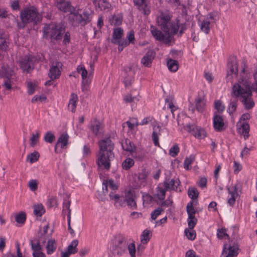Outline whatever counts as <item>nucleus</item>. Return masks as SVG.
<instances>
[{
	"mask_svg": "<svg viewBox=\"0 0 257 257\" xmlns=\"http://www.w3.org/2000/svg\"><path fill=\"white\" fill-rule=\"evenodd\" d=\"M38 56L28 55L19 60V66L24 73H30L35 68V65L40 61Z\"/></svg>",
	"mask_w": 257,
	"mask_h": 257,
	"instance_id": "nucleus-8",
	"label": "nucleus"
},
{
	"mask_svg": "<svg viewBox=\"0 0 257 257\" xmlns=\"http://www.w3.org/2000/svg\"><path fill=\"white\" fill-rule=\"evenodd\" d=\"M111 7L110 4L107 2V0L103 1L101 3H99V5H97V7L101 11H105L108 10Z\"/></svg>",
	"mask_w": 257,
	"mask_h": 257,
	"instance_id": "nucleus-50",
	"label": "nucleus"
},
{
	"mask_svg": "<svg viewBox=\"0 0 257 257\" xmlns=\"http://www.w3.org/2000/svg\"><path fill=\"white\" fill-rule=\"evenodd\" d=\"M226 230L225 228H220L217 229V236L218 238L221 239L223 237H226L227 238H229V235L226 233Z\"/></svg>",
	"mask_w": 257,
	"mask_h": 257,
	"instance_id": "nucleus-58",
	"label": "nucleus"
},
{
	"mask_svg": "<svg viewBox=\"0 0 257 257\" xmlns=\"http://www.w3.org/2000/svg\"><path fill=\"white\" fill-rule=\"evenodd\" d=\"M237 254V249L235 247L229 245L227 247V245L224 244L220 257H236Z\"/></svg>",
	"mask_w": 257,
	"mask_h": 257,
	"instance_id": "nucleus-15",
	"label": "nucleus"
},
{
	"mask_svg": "<svg viewBox=\"0 0 257 257\" xmlns=\"http://www.w3.org/2000/svg\"><path fill=\"white\" fill-rule=\"evenodd\" d=\"M180 149L177 145H173L169 150V155L173 157H175L179 152Z\"/></svg>",
	"mask_w": 257,
	"mask_h": 257,
	"instance_id": "nucleus-54",
	"label": "nucleus"
},
{
	"mask_svg": "<svg viewBox=\"0 0 257 257\" xmlns=\"http://www.w3.org/2000/svg\"><path fill=\"white\" fill-rule=\"evenodd\" d=\"M194 201H190L187 205L186 206V211L187 214H195L196 213V210H195L194 207Z\"/></svg>",
	"mask_w": 257,
	"mask_h": 257,
	"instance_id": "nucleus-57",
	"label": "nucleus"
},
{
	"mask_svg": "<svg viewBox=\"0 0 257 257\" xmlns=\"http://www.w3.org/2000/svg\"><path fill=\"white\" fill-rule=\"evenodd\" d=\"M57 8L64 13H70V15L73 12L76 8L72 6L70 2H66L64 0H60L56 4Z\"/></svg>",
	"mask_w": 257,
	"mask_h": 257,
	"instance_id": "nucleus-13",
	"label": "nucleus"
},
{
	"mask_svg": "<svg viewBox=\"0 0 257 257\" xmlns=\"http://www.w3.org/2000/svg\"><path fill=\"white\" fill-rule=\"evenodd\" d=\"M77 70L79 73L81 74L82 77V90L83 91L84 90V85H89L91 83V80L90 78L91 74L90 73L89 76H88L87 71L84 66H82L81 65H79L78 66Z\"/></svg>",
	"mask_w": 257,
	"mask_h": 257,
	"instance_id": "nucleus-12",
	"label": "nucleus"
},
{
	"mask_svg": "<svg viewBox=\"0 0 257 257\" xmlns=\"http://www.w3.org/2000/svg\"><path fill=\"white\" fill-rule=\"evenodd\" d=\"M164 209L161 207H158L151 213V219L152 220H155L157 217L161 214L162 212H164Z\"/></svg>",
	"mask_w": 257,
	"mask_h": 257,
	"instance_id": "nucleus-55",
	"label": "nucleus"
},
{
	"mask_svg": "<svg viewBox=\"0 0 257 257\" xmlns=\"http://www.w3.org/2000/svg\"><path fill=\"white\" fill-rule=\"evenodd\" d=\"M30 243L33 251H40L42 250V246L41 245V239H37L36 243H34L33 240H31Z\"/></svg>",
	"mask_w": 257,
	"mask_h": 257,
	"instance_id": "nucleus-47",
	"label": "nucleus"
},
{
	"mask_svg": "<svg viewBox=\"0 0 257 257\" xmlns=\"http://www.w3.org/2000/svg\"><path fill=\"white\" fill-rule=\"evenodd\" d=\"M231 95L238 98L246 110L250 109L254 106L250 84L247 80L242 79L238 83H235L232 88Z\"/></svg>",
	"mask_w": 257,
	"mask_h": 257,
	"instance_id": "nucleus-1",
	"label": "nucleus"
},
{
	"mask_svg": "<svg viewBox=\"0 0 257 257\" xmlns=\"http://www.w3.org/2000/svg\"><path fill=\"white\" fill-rule=\"evenodd\" d=\"M165 179L168 180L169 183L170 184V187L169 190H173L175 191H177L178 187L179 186L180 182L179 179L177 178L176 179H172L170 181H169V179H167L166 178Z\"/></svg>",
	"mask_w": 257,
	"mask_h": 257,
	"instance_id": "nucleus-40",
	"label": "nucleus"
},
{
	"mask_svg": "<svg viewBox=\"0 0 257 257\" xmlns=\"http://www.w3.org/2000/svg\"><path fill=\"white\" fill-rule=\"evenodd\" d=\"M28 186L31 191H35L38 189V182L36 180H31Z\"/></svg>",
	"mask_w": 257,
	"mask_h": 257,
	"instance_id": "nucleus-61",
	"label": "nucleus"
},
{
	"mask_svg": "<svg viewBox=\"0 0 257 257\" xmlns=\"http://www.w3.org/2000/svg\"><path fill=\"white\" fill-rule=\"evenodd\" d=\"M127 241V238L125 235L120 233L116 235L110 246L111 257H120L125 253Z\"/></svg>",
	"mask_w": 257,
	"mask_h": 257,
	"instance_id": "nucleus-7",
	"label": "nucleus"
},
{
	"mask_svg": "<svg viewBox=\"0 0 257 257\" xmlns=\"http://www.w3.org/2000/svg\"><path fill=\"white\" fill-rule=\"evenodd\" d=\"M168 69L173 72L177 71L178 69V63L176 60L170 59L167 62Z\"/></svg>",
	"mask_w": 257,
	"mask_h": 257,
	"instance_id": "nucleus-33",
	"label": "nucleus"
},
{
	"mask_svg": "<svg viewBox=\"0 0 257 257\" xmlns=\"http://www.w3.org/2000/svg\"><path fill=\"white\" fill-rule=\"evenodd\" d=\"M127 249H128L131 257H136V249L134 242L128 243V242L127 241Z\"/></svg>",
	"mask_w": 257,
	"mask_h": 257,
	"instance_id": "nucleus-48",
	"label": "nucleus"
},
{
	"mask_svg": "<svg viewBox=\"0 0 257 257\" xmlns=\"http://www.w3.org/2000/svg\"><path fill=\"white\" fill-rule=\"evenodd\" d=\"M126 205V201H125V195L124 194V197L120 196L119 199L116 200L115 206L116 207H124Z\"/></svg>",
	"mask_w": 257,
	"mask_h": 257,
	"instance_id": "nucleus-60",
	"label": "nucleus"
},
{
	"mask_svg": "<svg viewBox=\"0 0 257 257\" xmlns=\"http://www.w3.org/2000/svg\"><path fill=\"white\" fill-rule=\"evenodd\" d=\"M214 107L219 113H222L225 109V107L222 104L221 101L219 100L214 102Z\"/></svg>",
	"mask_w": 257,
	"mask_h": 257,
	"instance_id": "nucleus-56",
	"label": "nucleus"
},
{
	"mask_svg": "<svg viewBox=\"0 0 257 257\" xmlns=\"http://www.w3.org/2000/svg\"><path fill=\"white\" fill-rule=\"evenodd\" d=\"M127 39L123 40L120 39L119 41L120 45L124 48L129 45L130 43H134V41L135 40V34L134 31L133 30H131L129 32L127 36Z\"/></svg>",
	"mask_w": 257,
	"mask_h": 257,
	"instance_id": "nucleus-27",
	"label": "nucleus"
},
{
	"mask_svg": "<svg viewBox=\"0 0 257 257\" xmlns=\"http://www.w3.org/2000/svg\"><path fill=\"white\" fill-rule=\"evenodd\" d=\"M55 139V137L51 132H48L44 136V140L47 143H52Z\"/></svg>",
	"mask_w": 257,
	"mask_h": 257,
	"instance_id": "nucleus-52",
	"label": "nucleus"
},
{
	"mask_svg": "<svg viewBox=\"0 0 257 257\" xmlns=\"http://www.w3.org/2000/svg\"><path fill=\"white\" fill-rule=\"evenodd\" d=\"M78 244V240L77 239L73 240L71 243L68 245L67 247V251L71 254H74L78 251L77 246Z\"/></svg>",
	"mask_w": 257,
	"mask_h": 257,
	"instance_id": "nucleus-37",
	"label": "nucleus"
},
{
	"mask_svg": "<svg viewBox=\"0 0 257 257\" xmlns=\"http://www.w3.org/2000/svg\"><path fill=\"white\" fill-rule=\"evenodd\" d=\"M164 186L165 188H158L157 196V198L161 200H164L165 197L166 191L169 190L170 187V184L168 180L165 179L164 181Z\"/></svg>",
	"mask_w": 257,
	"mask_h": 257,
	"instance_id": "nucleus-25",
	"label": "nucleus"
},
{
	"mask_svg": "<svg viewBox=\"0 0 257 257\" xmlns=\"http://www.w3.org/2000/svg\"><path fill=\"white\" fill-rule=\"evenodd\" d=\"M124 194L125 195L126 204L131 208L136 209L137 205L135 200V193L134 191L131 190H125Z\"/></svg>",
	"mask_w": 257,
	"mask_h": 257,
	"instance_id": "nucleus-14",
	"label": "nucleus"
},
{
	"mask_svg": "<svg viewBox=\"0 0 257 257\" xmlns=\"http://www.w3.org/2000/svg\"><path fill=\"white\" fill-rule=\"evenodd\" d=\"M123 30L121 28H117L113 29L112 39L111 40L112 43H118L121 39L123 36Z\"/></svg>",
	"mask_w": 257,
	"mask_h": 257,
	"instance_id": "nucleus-28",
	"label": "nucleus"
},
{
	"mask_svg": "<svg viewBox=\"0 0 257 257\" xmlns=\"http://www.w3.org/2000/svg\"><path fill=\"white\" fill-rule=\"evenodd\" d=\"M45 209L42 204L34 205V214L37 216H42L45 213Z\"/></svg>",
	"mask_w": 257,
	"mask_h": 257,
	"instance_id": "nucleus-39",
	"label": "nucleus"
},
{
	"mask_svg": "<svg viewBox=\"0 0 257 257\" xmlns=\"http://www.w3.org/2000/svg\"><path fill=\"white\" fill-rule=\"evenodd\" d=\"M195 160V156L194 155H191L189 157H186L184 162V168L188 170L190 168L189 165H190Z\"/></svg>",
	"mask_w": 257,
	"mask_h": 257,
	"instance_id": "nucleus-43",
	"label": "nucleus"
},
{
	"mask_svg": "<svg viewBox=\"0 0 257 257\" xmlns=\"http://www.w3.org/2000/svg\"><path fill=\"white\" fill-rule=\"evenodd\" d=\"M188 22H185L182 24L180 23V30L179 32L178 37H181L184 31L187 29V26L188 25Z\"/></svg>",
	"mask_w": 257,
	"mask_h": 257,
	"instance_id": "nucleus-62",
	"label": "nucleus"
},
{
	"mask_svg": "<svg viewBox=\"0 0 257 257\" xmlns=\"http://www.w3.org/2000/svg\"><path fill=\"white\" fill-rule=\"evenodd\" d=\"M184 130L199 139H203L206 136V133L203 128L195 124H188L184 126Z\"/></svg>",
	"mask_w": 257,
	"mask_h": 257,
	"instance_id": "nucleus-11",
	"label": "nucleus"
},
{
	"mask_svg": "<svg viewBox=\"0 0 257 257\" xmlns=\"http://www.w3.org/2000/svg\"><path fill=\"white\" fill-rule=\"evenodd\" d=\"M228 70L227 71V76L234 75L236 77L238 75L237 62L235 58L230 60L227 64Z\"/></svg>",
	"mask_w": 257,
	"mask_h": 257,
	"instance_id": "nucleus-18",
	"label": "nucleus"
},
{
	"mask_svg": "<svg viewBox=\"0 0 257 257\" xmlns=\"http://www.w3.org/2000/svg\"><path fill=\"white\" fill-rule=\"evenodd\" d=\"M80 9H75L68 17L69 23L74 27H84L89 23L92 20L91 13L84 10L82 13H80Z\"/></svg>",
	"mask_w": 257,
	"mask_h": 257,
	"instance_id": "nucleus-6",
	"label": "nucleus"
},
{
	"mask_svg": "<svg viewBox=\"0 0 257 257\" xmlns=\"http://www.w3.org/2000/svg\"><path fill=\"white\" fill-rule=\"evenodd\" d=\"M39 134L37 133L36 135L33 134L32 137L30 139L31 146L34 147L39 141Z\"/></svg>",
	"mask_w": 257,
	"mask_h": 257,
	"instance_id": "nucleus-63",
	"label": "nucleus"
},
{
	"mask_svg": "<svg viewBox=\"0 0 257 257\" xmlns=\"http://www.w3.org/2000/svg\"><path fill=\"white\" fill-rule=\"evenodd\" d=\"M99 150L97 155V164L99 167L108 170L110 168V158L113 154L114 144L109 137L99 141Z\"/></svg>",
	"mask_w": 257,
	"mask_h": 257,
	"instance_id": "nucleus-2",
	"label": "nucleus"
},
{
	"mask_svg": "<svg viewBox=\"0 0 257 257\" xmlns=\"http://www.w3.org/2000/svg\"><path fill=\"white\" fill-rule=\"evenodd\" d=\"M60 63L56 62L55 65H52L49 70V76L52 80H56L59 78L61 75V71L59 69Z\"/></svg>",
	"mask_w": 257,
	"mask_h": 257,
	"instance_id": "nucleus-19",
	"label": "nucleus"
},
{
	"mask_svg": "<svg viewBox=\"0 0 257 257\" xmlns=\"http://www.w3.org/2000/svg\"><path fill=\"white\" fill-rule=\"evenodd\" d=\"M13 73L8 65L4 64L0 68V77L5 78L3 85L8 90L12 89L11 77Z\"/></svg>",
	"mask_w": 257,
	"mask_h": 257,
	"instance_id": "nucleus-9",
	"label": "nucleus"
},
{
	"mask_svg": "<svg viewBox=\"0 0 257 257\" xmlns=\"http://www.w3.org/2000/svg\"><path fill=\"white\" fill-rule=\"evenodd\" d=\"M35 90V84L32 82L28 84V92L30 95L33 94Z\"/></svg>",
	"mask_w": 257,
	"mask_h": 257,
	"instance_id": "nucleus-64",
	"label": "nucleus"
},
{
	"mask_svg": "<svg viewBox=\"0 0 257 257\" xmlns=\"http://www.w3.org/2000/svg\"><path fill=\"white\" fill-rule=\"evenodd\" d=\"M154 131H153L152 136V140L156 146H159V135H160V133H158L155 128H154Z\"/></svg>",
	"mask_w": 257,
	"mask_h": 257,
	"instance_id": "nucleus-59",
	"label": "nucleus"
},
{
	"mask_svg": "<svg viewBox=\"0 0 257 257\" xmlns=\"http://www.w3.org/2000/svg\"><path fill=\"white\" fill-rule=\"evenodd\" d=\"M39 157V153L37 151H34L27 156V160L29 161L31 163H33L38 160Z\"/></svg>",
	"mask_w": 257,
	"mask_h": 257,
	"instance_id": "nucleus-46",
	"label": "nucleus"
},
{
	"mask_svg": "<svg viewBox=\"0 0 257 257\" xmlns=\"http://www.w3.org/2000/svg\"><path fill=\"white\" fill-rule=\"evenodd\" d=\"M151 236L152 233L150 230L148 229L144 230L142 233V234L141 235V242L144 244L148 243V242L150 240Z\"/></svg>",
	"mask_w": 257,
	"mask_h": 257,
	"instance_id": "nucleus-35",
	"label": "nucleus"
},
{
	"mask_svg": "<svg viewBox=\"0 0 257 257\" xmlns=\"http://www.w3.org/2000/svg\"><path fill=\"white\" fill-rule=\"evenodd\" d=\"M125 72V77L123 82L125 87L130 86L132 85L134 79L133 75L135 72L132 69V66L126 67L124 68Z\"/></svg>",
	"mask_w": 257,
	"mask_h": 257,
	"instance_id": "nucleus-16",
	"label": "nucleus"
},
{
	"mask_svg": "<svg viewBox=\"0 0 257 257\" xmlns=\"http://www.w3.org/2000/svg\"><path fill=\"white\" fill-rule=\"evenodd\" d=\"M21 22H17L19 29H24L29 23L34 25H37L42 21V18L39 15L38 10L34 6L27 7L23 9L20 14Z\"/></svg>",
	"mask_w": 257,
	"mask_h": 257,
	"instance_id": "nucleus-4",
	"label": "nucleus"
},
{
	"mask_svg": "<svg viewBox=\"0 0 257 257\" xmlns=\"http://www.w3.org/2000/svg\"><path fill=\"white\" fill-rule=\"evenodd\" d=\"M172 16L168 11L161 12L157 17L158 26L163 32H169V25Z\"/></svg>",
	"mask_w": 257,
	"mask_h": 257,
	"instance_id": "nucleus-10",
	"label": "nucleus"
},
{
	"mask_svg": "<svg viewBox=\"0 0 257 257\" xmlns=\"http://www.w3.org/2000/svg\"><path fill=\"white\" fill-rule=\"evenodd\" d=\"M238 100L235 99V100L231 99L230 100L227 111L228 112L229 115H232L236 109L237 105Z\"/></svg>",
	"mask_w": 257,
	"mask_h": 257,
	"instance_id": "nucleus-32",
	"label": "nucleus"
},
{
	"mask_svg": "<svg viewBox=\"0 0 257 257\" xmlns=\"http://www.w3.org/2000/svg\"><path fill=\"white\" fill-rule=\"evenodd\" d=\"M210 22L207 20L201 22L200 26L201 30L206 34H208L210 32Z\"/></svg>",
	"mask_w": 257,
	"mask_h": 257,
	"instance_id": "nucleus-41",
	"label": "nucleus"
},
{
	"mask_svg": "<svg viewBox=\"0 0 257 257\" xmlns=\"http://www.w3.org/2000/svg\"><path fill=\"white\" fill-rule=\"evenodd\" d=\"M196 109L198 112H202L204 110L205 103L203 99L198 96L195 99Z\"/></svg>",
	"mask_w": 257,
	"mask_h": 257,
	"instance_id": "nucleus-34",
	"label": "nucleus"
},
{
	"mask_svg": "<svg viewBox=\"0 0 257 257\" xmlns=\"http://www.w3.org/2000/svg\"><path fill=\"white\" fill-rule=\"evenodd\" d=\"M122 21V17L121 15H114L112 17L111 24H113L115 26H118L121 24Z\"/></svg>",
	"mask_w": 257,
	"mask_h": 257,
	"instance_id": "nucleus-49",
	"label": "nucleus"
},
{
	"mask_svg": "<svg viewBox=\"0 0 257 257\" xmlns=\"http://www.w3.org/2000/svg\"><path fill=\"white\" fill-rule=\"evenodd\" d=\"M69 136L67 134H62L59 138L57 144L55 146V151L56 152L58 145L60 144L61 148H64L68 144Z\"/></svg>",
	"mask_w": 257,
	"mask_h": 257,
	"instance_id": "nucleus-29",
	"label": "nucleus"
},
{
	"mask_svg": "<svg viewBox=\"0 0 257 257\" xmlns=\"http://www.w3.org/2000/svg\"><path fill=\"white\" fill-rule=\"evenodd\" d=\"M237 185H234L230 189L229 188H227V190L229 194L230 195V197L228 199L227 203L230 206H232L235 203V198L238 195L237 193Z\"/></svg>",
	"mask_w": 257,
	"mask_h": 257,
	"instance_id": "nucleus-23",
	"label": "nucleus"
},
{
	"mask_svg": "<svg viewBox=\"0 0 257 257\" xmlns=\"http://www.w3.org/2000/svg\"><path fill=\"white\" fill-rule=\"evenodd\" d=\"M65 28L58 23L46 25L42 29L43 38L50 39L51 42L60 41L65 33Z\"/></svg>",
	"mask_w": 257,
	"mask_h": 257,
	"instance_id": "nucleus-5",
	"label": "nucleus"
},
{
	"mask_svg": "<svg viewBox=\"0 0 257 257\" xmlns=\"http://www.w3.org/2000/svg\"><path fill=\"white\" fill-rule=\"evenodd\" d=\"M90 129L92 133L95 135H97L99 133L100 128V122L97 120V119H95L94 123L92 124L90 126Z\"/></svg>",
	"mask_w": 257,
	"mask_h": 257,
	"instance_id": "nucleus-42",
	"label": "nucleus"
},
{
	"mask_svg": "<svg viewBox=\"0 0 257 257\" xmlns=\"http://www.w3.org/2000/svg\"><path fill=\"white\" fill-rule=\"evenodd\" d=\"M199 192L195 187H190L188 191L189 197L193 201L197 199L199 196Z\"/></svg>",
	"mask_w": 257,
	"mask_h": 257,
	"instance_id": "nucleus-38",
	"label": "nucleus"
},
{
	"mask_svg": "<svg viewBox=\"0 0 257 257\" xmlns=\"http://www.w3.org/2000/svg\"><path fill=\"white\" fill-rule=\"evenodd\" d=\"M213 121V127L215 130L217 132H220L224 129V123L222 116L219 115H217L215 113L214 114Z\"/></svg>",
	"mask_w": 257,
	"mask_h": 257,
	"instance_id": "nucleus-20",
	"label": "nucleus"
},
{
	"mask_svg": "<svg viewBox=\"0 0 257 257\" xmlns=\"http://www.w3.org/2000/svg\"><path fill=\"white\" fill-rule=\"evenodd\" d=\"M57 244L55 239H49L46 245L47 253L48 254H52L56 249Z\"/></svg>",
	"mask_w": 257,
	"mask_h": 257,
	"instance_id": "nucleus-31",
	"label": "nucleus"
},
{
	"mask_svg": "<svg viewBox=\"0 0 257 257\" xmlns=\"http://www.w3.org/2000/svg\"><path fill=\"white\" fill-rule=\"evenodd\" d=\"M155 55L156 53L154 50H149L142 59V63L146 67H150Z\"/></svg>",
	"mask_w": 257,
	"mask_h": 257,
	"instance_id": "nucleus-17",
	"label": "nucleus"
},
{
	"mask_svg": "<svg viewBox=\"0 0 257 257\" xmlns=\"http://www.w3.org/2000/svg\"><path fill=\"white\" fill-rule=\"evenodd\" d=\"M146 0H134L135 5L138 6L140 11H142L144 14L148 15L150 14L151 11L149 8L145 4Z\"/></svg>",
	"mask_w": 257,
	"mask_h": 257,
	"instance_id": "nucleus-26",
	"label": "nucleus"
},
{
	"mask_svg": "<svg viewBox=\"0 0 257 257\" xmlns=\"http://www.w3.org/2000/svg\"><path fill=\"white\" fill-rule=\"evenodd\" d=\"M170 27H169V32H164L163 34L161 31L157 29H154L151 30L152 36L156 40L162 42L166 45H172V43L174 44L175 39L174 36L177 34L180 28V20L176 19L175 22L170 23Z\"/></svg>",
	"mask_w": 257,
	"mask_h": 257,
	"instance_id": "nucleus-3",
	"label": "nucleus"
},
{
	"mask_svg": "<svg viewBox=\"0 0 257 257\" xmlns=\"http://www.w3.org/2000/svg\"><path fill=\"white\" fill-rule=\"evenodd\" d=\"M184 233L187 238L190 240H193L196 237V232L193 229L186 228Z\"/></svg>",
	"mask_w": 257,
	"mask_h": 257,
	"instance_id": "nucleus-45",
	"label": "nucleus"
},
{
	"mask_svg": "<svg viewBox=\"0 0 257 257\" xmlns=\"http://www.w3.org/2000/svg\"><path fill=\"white\" fill-rule=\"evenodd\" d=\"M15 219L17 223L24 224L26 220V214L25 212H20L15 216Z\"/></svg>",
	"mask_w": 257,
	"mask_h": 257,
	"instance_id": "nucleus-44",
	"label": "nucleus"
},
{
	"mask_svg": "<svg viewBox=\"0 0 257 257\" xmlns=\"http://www.w3.org/2000/svg\"><path fill=\"white\" fill-rule=\"evenodd\" d=\"M9 45V40L3 35H0V59L3 58V53L6 52Z\"/></svg>",
	"mask_w": 257,
	"mask_h": 257,
	"instance_id": "nucleus-24",
	"label": "nucleus"
},
{
	"mask_svg": "<svg viewBox=\"0 0 257 257\" xmlns=\"http://www.w3.org/2000/svg\"><path fill=\"white\" fill-rule=\"evenodd\" d=\"M142 197L144 203L150 204L154 200L153 197L147 193H143Z\"/></svg>",
	"mask_w": 257,
	"mask_h": 257,
	"instance_id": "nucleus-53",
	"label": "nucleus"
},
{
	"mask_svg": "<svg viewBox=\"0 0 257 257\" xmlns=\"http://www.w3.org/2000/svg\"><path fill=\"white\" fill-rule=\"evenodd\" d=\"M121 147L123 150L130 152L133 156L135 157L133 153L136 152L137 148L130 140L125 139L124 142L121 143Z\"/></svg>",
	"mask_w": 257,
	"mask_h": 257,
	"instance_id": "nucleus-21",
	"label": "nucleus"
},
{
	"mask_svg": "<svg viewBox=\"0 0 257 257\" xmlns=\"http://www.w3.org/2000/svg\"><path fill=\"white\" fill-rule=\"evenodd\" d=\"M77 101V95L76 94L72 93L71 95V98L69 100V103L68 106V109L72 112H74L76 110V102Z\"/></svg>",
	"mask_w": 257,
	"mask_h": 257,
	"instance_id": "nucleus-30",
	"label": "nucleus"
},
{
	"mask_svg": "<svg viewBox=\"0 0 257 257\" xmlns=\"http://www.w3.org/2000/svg\"><path fill=\"white\" fill-rule=\"evenodd\" d=\"M71 201L65 199L63 204V212L62 213L64 214L65 212L67 210V214L70 213V216L71 217V209H70Z\"/></svg>",
	"mask_w": 257,
	"mask_h": 257,
	"instance_id": "nucleus-51",
	"label": "nucleus"
},
{
	"mask_svg": "<svg viewBox=\"0 0 257 257\" xmlns=\"http://www.w3.org/2000/svg\"><path fill=\"white\" fill-rule=\"evenodd\" d=\"M135 162L132 158H128L124 160L122 163V168L125 170H128L134 165Z\"/></svg>",
	"mask_w": 257,
	"mask_h": 257,
	"instance_id": "nucleus-36",
	"label": "nucleus"
},
{
	"mask_svg": "<svg viewBox=\"0 0 257 257\" xmlns=\"http://www.w3.org/2000/svg\"><path fill=\"white\" fill-rule=\"evenodd\" d=\"M239 128V132L241 133L244 137V140H246L249 137V125L247 122H238L236 124Z\"/></svg>",
	"mask_w": 257,
	"mask_h": 257,
	"instance_id": "nucleus-22",
	"label": "nucleus"
}]
</instances>
